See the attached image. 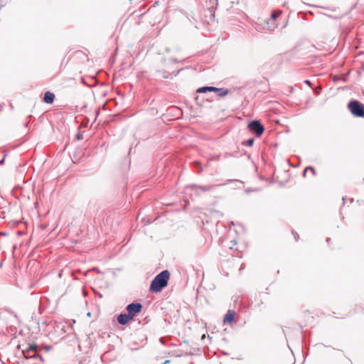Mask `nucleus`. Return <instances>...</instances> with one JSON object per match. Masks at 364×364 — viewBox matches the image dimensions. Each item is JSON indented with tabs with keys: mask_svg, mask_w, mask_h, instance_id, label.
<instances>
[{
	"mask_svg": "<svg viewBox=\"0 0 364 364\" xmlns=\"http://www.w3.org/2000/svg\"><path fill=\"white\" fill-rule=\"evenodd\" d=\"M170 273L168 270H164L157 274L151 281L149 291L153 293L161 291L167 286Z\"/></svg>",
	"mask_w": 364,
	"mask_h": 364,
	"instance_id": "1",
	"label": "nucleus"
},
{
	"mask_svg": "<svg viewBox=\"0 0 364 364\" xmlns=\"http://www.w3.org/2000/svg\"><path fill=\"white\" fill-rule=\"evenodd\" d=\"M55 100V95L49 91L44 94L43 101L48 104H52Z\"/></svg>",
	"mask_w": 364,
	"mask_h": 364,
	"instance_id": "10",
	"label": "nucleus"
},
{
	"mask_svg": "<svg viewBox=\"0 0 364 364\" xmlns=\"http://www.w3.org/2000/svg\"><path fill=\"white\" fill-rule=\"evenodd\" d=\"M207 100H208V101H209V100H210V101H212V100H211V99H209V98H207Z\"/></svg>",
	"mask_w": 364,
	"mask_h": 364,
	"instance_id": "26",
	"label": "nucleus"
},
{
	"mask_svg": "<svg viewBox=\"0 0 364 364\" xmlns=\"http://www.w3.org/2000/svg\"><path fill=\"white\" fill-rule=\"evenodd\" d=\"M142 305L139 302H133L128 304L126 307V310L129 316H131L132 318L139 313L141 311Z\"/></svg>",
	"mask_w": 364,
	"mask_h": 364,
	"instance_id": "6",
	"label": "nucleus"
},
{
	"mask_svg": "<svg viewBox=\"0 0 364 364\" xmlns=\"http://www.w3.org/2000/svg\"><path fill=\"white\" fill-rule=\"evenodd\" d=\"M304 83L308 85H309V86L311 85V81L309 80H304Z\"/></svg>",
	"mask_w": 364,
	"mask_h": 364,
	"instance_id": "18",
	"label": "nucleus"
},
{
	"mask_svg": "<svg viewBox=\"0 0 364 364\" xmlns=\"http://www.w3.org/2000/svg\"><path fill=\"white\" fill-rule=\"evenodd\" d=\"M329 241H330V238H328V239L326 240V242H328Z\"/></svg>",
	"mask_w": 364,
	"mask_h": 364,
	"instance_id": "25",
	"label": "nucleus"
},
{
	"mask_svg": "<svg viewBox=\"0 0 364 364\" xmlns=\"http://www.w3.org/2000/svg\"><path fill=\"white\" fill-rule=\"evenodd\" d=\"M242 269H243V264L241 265L240 270H241Z\"/></svg>",
	"mask_w": 364,
	"mask_h": 364,
	"instance_id": "24",
	"label": "nucleus"
},
{
	"mask_svg": "<svg viewBox=\"0 0 364 364\" xmlns=\"http://www.w3.org/2000/svg\"><path fill=\"white\" fill-rule=\"evenodd\" d=\"M282 11L281 10H274L270 16V19H272L276 21L277 18L282 14Z\"/></svg>",
	"mask_w": 364,
	"mask_h": 364,
	"instance_id": "13",
	"label": "nucleus"
},
{
	"mask_svg": "<svg viewBox=\"0 0 364 364\" xmlns=\"http://www.w3.org/2000/svg\"><path fill=\"white\" fill-rule=\"evenodd\" d=\"M3 364H6L5 363H3Z\"/></svg>",
	"mask_w": 364,
	"mask_h": 364,
	"instance_id": "28",
	"label": "nucleus"
},
{
	"mask_svg": "<svg viewBox=\"0 0 364 364\" xmlns=\"http://www.w3.org/2000/svg\"><path fill=\"white\" fill-rule=\"evenodd\" d=\"M248 128L252 132H254L257 136H260L264 130L262 124L257 120L251 121L248 124Z\"/></svg>",
	"mask_w": 364,
	"mask_h": 364,
	"instance_id": "5",
	"label": "nucleus"
},
{
	"mask_svg": "<svg viewBox=\"0 0 364 364\" xmlns=\"http://www.w3.org/2000/svg\"><path fill=\"white\" fill-rule=\"evenodd\" d=\"M308 169H309V170L312 172V173H313L314 175H315V174H316L315 169H314V168H313L312 166H308Z\"/></svg>",
	"mask_w": 364,
	"mask_h": 364,
	"instance_id": "16",
	"label": "nucleus"
},
{
	"mask_svg": "<svg viewBox=\"0 0 364 364\" xmlns=\"http://www.w3.org/2000/svg\"><path fill=\"white\" fill-rule=\"evenodd\" d=\"M169 362H170V361H169L168 360H165V362H164V363H162V364H167V363H168Z\"/></svg>",
	"mask_w": 364,
	"mask_h": 364,
	"instance_id": "22",
	"label": "nucleus"
},
{
	"mask_svg": "<svg viewBox=\"0 0 364 364\" xmlns=\"http://www.w3.org/2000/svg\"><path fill=\"white\" fill-rule=\"evenodd\" d=\"M171 60H172L174 63L178 62L176 59L172 58Z\"/></svg>",
	"mask_w": 364,
	"mask_h": 364,
	"instance_id": "23",
	"label": "nucleus"
},
{
	"mask_svg": "<svg viewBox=\"0 0 364 364\" xmlns=\"http://www.w3.org/2000/svg\"><path fill=\"white\" fill-rule=\"evenodd\" d=\"M39 350V346L37 344L31 343L28 344L27 348L22 350V353L26 358H39L43 360L41 355L38 354Z\"/></svg>",
	"mask_w": 364,
	"mask_h": 364,
	"instance_id": "3",
	"label": "nucleus"
},
{
	"mask_svg": "<svg viewBox=\"0 0 364 364\" xmlns=\"http://www.w3.org/2000/svg\"><path fill=\"white\" fill-rule=\"evenodd\" d=\"M132 319V318L131 316H129L128 314H120L117 316V321L121 325L127 324L128 322Z\"/></svg>",
	"mask_w": 364,
	"mask_h": 364,
	"instance_id": "7",
	"label": "nucleus"
},
{
	"mask_svg": "<svg viewBox=\"0 0 364 364\" xmlns=\"http://www.w3.org/2000/svg\"><path fill=\"white\" fill-rule=\"evenodd\" d=\"M234 319V312L229 310L224 317V322L231 323Z\"/></svg>",
	"mask_w": 364,
	"mask_h": 364,
	"instance_id": "11",
	"label": "nucleus"
},
{
	"mask_svg": "<svg viewBox=\"0 0 364 364\" xmlns=\"http://www.w3.org/2000/svg\"><path fill=\"white\" fill-rule=\"evenodd\" d=\"M264 23L266 25L267 31L269 32L274 31L278 26L275 21L270 18H268L267 21H264Z\"/></svg>",
	"mask_w": 364,
	"mask_h": 364,
	"instance_id": "8",
	"label": "nucleus"
},
{
	"mask_svg": "<svg viewBox=\"0 0 364 364\" xmlns=\"http://www.w3.org/2000/svg\"><path fill=\"white\" fill-rule=\"evenodd\" d=\"M190 364H194L193 363H191Z\"/></svg>",
	"mask_w": 364,
	"mask_h": 364,
	"instance_id": "27",
	"label": "nucleus"
},
{
	"mask_svg": "<svg viewBox=\"0 0 364 364\" xmlns=\"http://www.w3.org/2000/svg\"><path fill=\"white\" fill-rule=\"evenodd\" d=\"M4 163V157L0 161V164H3Z\"/></svg>",
	"mask_w": 364,
	"mask_h": 364,
	"instance_id": "20",
	"label": "nucleus"
},
{
	"mask_svg": "<svg viewBox=\"0 0 364 364\" xmlns=\"http://www.w3.org/2000/svg\"><path fill=\"white\" fill-rule=\"evenodd\" d=\"M51 348V346H45L43 347V349L46 352H48Z\"/></svg>",
	"mask_w": 364,
	"mask_h": 364,
	"instance_id": "15",
	"label": "nucleus"
},
{
	"mask_svg": "<svg viewBox=\"0 0 364 364\" xmlns=\"http://www.w3.org/2000/svg\"><path fill=\"white\" fill-rule=\"evenodd\" d=\"M208 92H213L217 94L219 97H224L228 93V89L224 88H218L211 86H205L202 87H199L197 90L198 93H206Z\"/></svg>",
	"mask_w": 364,
	"mask_h": 364,
	"instance_id": "4",
	"label": "nucleus"
},
{
	"mask_svg": "<svg viewBox=\"0 0 364 364\" xmlns=\"http://www.w3.org/2000/svg\"><path fill=\"white\" fill-rule=\"evenodd\" d=\"M194 164L196 166H200V163L198 161H194Z\"/></svg>",
	"mask_w": 364,
	"mask_h": 364,
	"instance_id": "21",
	"label": "nucleus"
},
{
	"mask_svg": "<svg viewBox=\"0 0 364 364\" xmlns=\"http://www.w3.org/2000/svg\"><path fill=\"white\" fill-rule=\"evenodd\" d=\"M213 187H214V186H197L195 184H192V185L189 186V188H191L192 190L200 189V191H202L203 192L210 191L213 189Z\"/></svg>",
	"mask_w": 364,
	"mask_h": 364,
	"instance_id": "9",
	"label": "nucleus"
},
{
	"mask_svg": "<svg viewBox=\"0 0 364 364\" xmlns=\"http://www.w3.org/2000/svg\"><path fill=\"white\" fill-rule=\"evenodd\" d=\"M307 170H308V167H306V168L304 169V172H303V175H304V176H306V171H307Z\"/></svg>",
	"mask_w": 364,
	"mask_h": 364,
	"instance_id": "19",
	"label": "nucleus"
},
{
	"mask_svg": "<svg viewBox=\"0 0 364 364\" xmlns=\"http://www.w3.org/2000/svg\"><path fill=\"white\" fill-rule=\"evenodd\" d=\"M255 28L259 32H262V33L267 32V31L266 29V25L264 23L263 25L262 23H259L258 22H257L255 23Z\"/></svg>",
	"mask_w": 364,
	"mask_h": 364,
	"instance_id": "12",
	"label": "nucleus"
},
{
	"mask_svg": "<svg viewBox=\"0 0 364 364\" xmlns=\"http://www.w3.org/2000/svg\"><path fill=\"white\" fill-rule=\"evenodd\" d=\"M254 141L255 140L253 138H250V139L246 140L245 141L242 142V144L247 146H252L254 144Z\"/></svg>",
	"mask_w": 364,
	"mask_h": 364,
	"instance_id": "14",
	"label": "nucleus"
},
{
	"mask_svg": "<svg viewBox=\"0 0 364 364\" xmlns=\"http://www.w3.org/2000/svg\"><path fill=\"white\" fill-rule=\"evenodd\" d=\"M232 154H230V153H225L224 154V158H228V157H230V156H232Z\"/></svg>",
	"mask_w": 364,
	"mask_h": 364,
	"instance_id": "17",
	"label": "nucleus"
},
{
	"mask_svg": "<svg viewBox=\"0 0 364 364\" xmlns=\"http://www.w3.org/2000/svg\"><path fill=\"white\" fill-rule=\"evenodd\" d=\"M348 107L353 115L358 117H364V106L357 100L350 101Z\"/></svg>",
	"mask_w": 364,
	"mask_h": 364,
	"instance_id": "2",
	"label": "nucleus"
}]
</instances>
